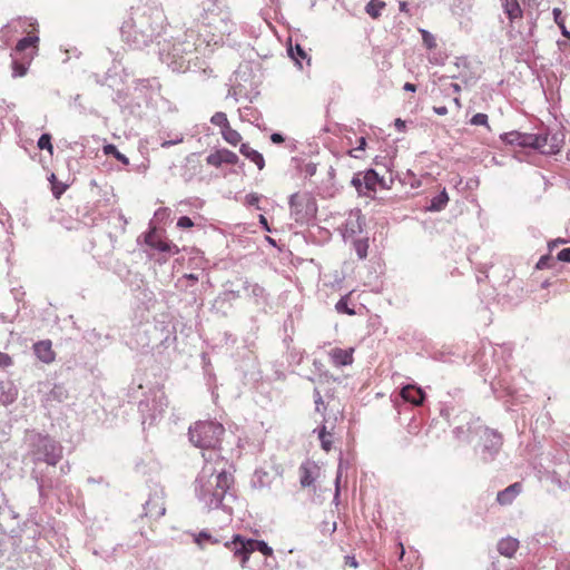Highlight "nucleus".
Listing matches in <instances>:
<instances>
[{
  "mask_svg": "<svg viewBox=\"0 0 570 570\" xmlns=\"http://www.w3.org/2000/svg\"><path fill=\"white\" fill-rule=\"evenodd\" d=\"M200 24L197 30L188 29L185 39L173 43L171 49L163 48L160 59L173 71L185 72L190 67V56L223 43L224 37L235 30L228 7L219 0L203 1Z\"/></svg>",
  "mask_w": 570,
  "mask_h": 570,
  "instance_id": "obj_1",
  "label": "nucleus"
},
{
  "mask_svg": "<svg viewBox=\"0 0 570 570\" xmlns=\"http://www.w3.org/2000/svg\"><path fill=\"white\" fill-rule=\"evenodd\" d=\"M234 478L230 464L216 452L205 456V463L194 482L198 502L207 510H222L230 520L236 497L232 491Z\"/></svg>",
  "mask_w": 570,
  "mask_h": 570,
  "instance_id": "obj_2",
  "label": "nucleus"
},
{
  "mask_svg": "<svg viewBox=\"0 0 570 570\" xmlns=\"http://www.w3.org/2000/svg\"><path fill=\"white\" fill-rule=\"evenodd\" d=\"M167 26V18L161 6L147 2L131 9L130 17L124 21L120 32L122 39L140 49L159 37Z\"/></svg>",
  "mask_w": 570,
  "mask_h": 570,
  "instance_id": "obj_3",
  "label": "nucleus"
},
{
  "mask_svg": "<svg viewBox=\"0 0 570 570\" xmlns=\"http://www.w3.org/2000/svg\"><path fill=\"white\" fill-rule=\"evenodd\" d=\"M31 455L36 464L32 473L37 480L39 493L42 497L47 490L57 489L59 484L42 475L41 471H39V465L46 463L55 468L62 459V446L49 436L38 434L32 440Z\"/></svg>",
  "mask_w": 570,
  "mask_h": 570,
  "instance_id": "obj_4",
  "label": "nucleus"
},
{
  "mask_svg": "<svg viewBox=\"0 0 570 570\" xmlns=\"http://www.w3.org/2000/svg\"><path fill=\"white\" fill-rule=\"evenodd\" d=\"M225 432L223 424L215 421H199L189 428L190 442L202 449L203 458L216 452L220 454L219 444Z\"/></svg>",
  "mask_w": 570,
  "mask_h": 570,
  "instance_id": "obj_5",
  "label": "nucleus"
},
{
  "mask_svg": "<svg viewBox=\"0 0 570 570\" xmlns=\"http://www.w3.org/2000/svg\"><path fill=\"white\" fill-rule=\"evenodd\" d=\"M225 547L239 560L243 568L246 567L249 556L255 551L267 557L273 554V549L265 541L245 539L239 534H235L232 541L225 543Z\"/></svg>",
  "mask_w": 570,
  "mask_h": 570,
  "instance_id": "obj_6",
  "label": "nucleus"
},
{
  "mask_svg": "<svg viewBox=\"0 0 570 570\" xmlns=\"http://www.w3.org/2000/svg\"><path fill=\"white\" fill-rule=\"evenodd\" d=\"M291 217L298 224H306L312 220L317 212L315 198L308 191L294 193L289 197Z\"/></svg>",
  "mask_w": 570,
  "mask_h": 570,
  "instance_id": "obj_7",
  "label": "nucleus"
},
{
  "mask_svg": "<svg viewBox=\"0 0 570 570\" xmlns=\"http://www.w3.org/2000/svg\"><path fill=\"white\" fill-rule=\"evenodd\" d=\"M168 406L167 397L163 392L156 394L153 399H146L139 403V411L142 415V424H153L159 419Z\"/></svg>",
  "mask_w": 570,
  "mask_h": 570,
  "instance_id": "obj_8",
  "label": "nucleus"
},
{
  "mask_svg": "<svg viewBox=\"0 0 570 570\" xmlns=\"http://www.w3.org/2000/svg\"><path fill=\"white\" fill-rule=\"evenodd\" d=\"M351 183L363 196H370L376 191L377 186H384V179L374 169L356 173Z\"/></svg>",
  "mask_w": 570,
  "mask_h": 570,
  "instance_id": "obj_9",
  "label": "nucleus"
},
{
  "mask_svg": "<svg viewBox=\"0 0 570 570\" xmlns=\"http://www.w3.org/2000/svg\"><path fill=\"white\" fill-rule=\"evenodd\" d=\"M563 137L559 134H533L532 148L544 155L558 154L562 147Z\"/></svg>",
  "mask_w": 570,
  "mask_h": 570,
  "instance_id": "obj_10",
  "label": "nucleus"
},
{
  "mask_svg": "<svg viewBox=\"0 0 570 570\" xmlns=\"http://www.w3.org/2000/svg\"><path fill=\"white\" fill-rule=\"evenodd\" d=\"M30 30L37 31V21L33 18H16L8 22L1 30L6 42L11 41L17 35H24Z\"/></svg>",
  "mask_w": 570,
  "mask_h": 570,
  "instance_id": "obj_11",
  "label": "nucleus"
},
{
  "mask_svg": "<svg viewBox=\"0 0 570 570\" xmlns=\"http://www.w3.org/2000/svg\"><path fill=\"white\" fill-rule=\"evenodd\" d=\"M364 218L360 209L351 210L342 226V236L345 240H354L363 233Z\"/></svg>",
  "mask_w": 570,
  "mask_h": 570,
  "instance_id": "obj_12",
  "label": "nucleus"
},
{
  "mask_svg": "<svg viewBox=\"0 0 570 570\" xmlns=\"http://www.w3.org/2000/svg\"><path fill=\"white\" fill-rule=\"evenodd\" d=\"M483 449L482 455L484 460H491L499 452L502 445L501 435L490 429H485L482 435Z\"/></svg>",
  "mask_w": 570,
  "mask_h": 570,
  "instance_id": "obj_13",
  "label": "nucleus"
},
{
  "mask_svg": "<svg viewBox=\"0 0 570 570\" xmlns=\"http://www.w3.org/2000/svg\"><path fill=\"white\" fill-rule=\"evenodd\" d=\"M145 242L150 248L160 253H168L170 255H176L179 253L177 245L173 244L171 242L161 239L155 230H150L146 235Z\"/></svg>",
  "mask_w": 570,
  "mask_h": 570,
  "instance_id": "obj_14",
  "label": "nucleus"
},
{
  "mask_svg": "<svg viewBox=\"0 0 570 570\" xmlns=\"http://www.w3.org/2000/svg\"><path fill=\"white\" fill-rule=\"evenodd\" d=\"M320 475V466L314 462L306 460L299 466V483L303 488L314 484Z\"/></svg>",
  "mask_w": 570,
  "mask_h": 570,
  "instance_id": "obj_15",
  "label": "nucleus"
},
{
  "mask_svg": "<svg viewBox=\"0 0 570 570\" xmlns=\"http://www.w3.org/2000/svg\"><path fill=\"white\" fill-rule=\"evenodd\" d=\"M238 161V156L228 149H218L206 157V163L209 166L219 168L224 164L235 165Z\"/></svg>",
  "mask_w": 570,
  "mask_h": 570,
  "instance_id": "obj_16",
  "label": "nucleus"
},
{
  "mask_svg": "<svg viewBox=\"0 0 570 570\" xmlns=\"http://www.w3.org/2000/svg\"><path fill=\"white\" fill-rule=\"evenodd\" d=\"M11 57H12V77L18 78V77H23L27 73L31 61L36 57V52L32 50V51H29L28 53H24L23 56H20V57H19V55L11 53Z\"/></svg>",
  "mask_w": 570,
  "mask_h": 570,
  "instance_id": "obj_17",
  "label": "nucleus"
},
{
  "mask_svg": "<svg viewBox=\"0 0 570 570\" xmlns=\"http://www.w3.org/2000/svg\"><path fill=\"white\" fill-rule=\"evenodd\" d=\"M38 42L39 37L37 35V31L30 30L26 33L24 37H22L16 45V48L12 53L23 56L24 53H28L29 51H35L37 53L38 50Z\"/></svg>",
  "mask_w": 570,
  "mask_h": 570,
  "instance_id": "obj_18",
  "label": "nucleus"
},
{
  "mask_svg": "<svg viewBox=\"0 0 570 570\" xmlns=\"http://www.w3.org/2000/svg\"><path fill=\"white\" fill-rule=\"evenodd\" d=\"M354 348H340L335 347L330 351L328 356L332 364L336 367L351 365L354 361Z\"/></svg>",
  "mask_w": 570,
  "mask_h": 570,
  "instance_id": "obj_19",
  "label": "nucleus"
},
{
  "mask_svg": "<svg viewBox=\"0 0 570 570\" xmlns=\"http://www.w3.org/2000/svg\"><path fill=\"white\" fill-rule=\"evenodd\" d=\"M501 140L520 147H530L533 145V134H524L520 131H510L501 135Z\"/></svg>",
  "mask_w": 570,
  "mask_h": 570,
  "instance_id": "obj_20",
  "label": "nucleus"
},
{
  "mask_svg": "<svg viewBox=\"0 0 570 570\" xmlns=\"http://www.w3.org/2000/svg\"><path fill=\"white\" fill-rule=\"evenodd\" d=\"M18 397V390L11 380H0V405H9Z\"/></svg>",
  "mask_w": 570,
  "mask_h": 570,
  "instance_id": "obj_21",
  "label": "nucleus"
},
{
  "mask_svg": "<svg viewBox=\"0 0 570 570\" xmlns=\"http://www.w3.org/2000/svg\"><path fill=\"white\" fill-rule=\"evenodd\" d=\"M401 397L413 405H421L425 399V394L421 387L409 384L402 387Z\"/></svg>",
  "mask_w": 570,
  "mask_h": 570,
  "instance_id": "obj_22",
  "label": "nucleus"
},
{
  "mask_svg": "<svg viewBox=\"0 0 570 570\" xmlns=\"http://www.w3.org/2000/svg\"><path fill=\"white\" fill-rule=\"evenodd\" d=\"M500 3L511 24L522 19L523 10L518 0H500Z\"/></svg>",
  "mask_w": 570,
  "mask_h": 570,
  "instance_id": "obj_23",
  "label": "nucleus"
},
{
  "mask_svg": "<svg viewBox=\"0 0 570 570\" xmlns=\"http://www.w3.org/2000/svg\"><path fill=\"white\" fill-rule=\"evenodd\" d=\"M36 356L43 363H51L55 361V352L50 341H40L33 345Z\"/></svg>",
  "mask_w": 570,
  "mask_h": 570,
  "instance_id": "obj_24",
  "label": "nucleus"
},
{
  "mask_svg": "<svg viewBox=\"0 0 570 570\" xmlns=\"http://www.w3.org/2000/svg\"><path fill=\"white\" fill-rule=\"evenodd\" d=\"M239 153L249 161L254 163L258 170H263L265 167L264 156L256 149L252 148L248 144H242Z\"/></svg>",
  "mask_w": 570,
  "mask_h": 570,
  "instance_id": "obj_25",
  "label": "nucleus"
},
{
  "mask_svg": "<svg viewBox=\"0 0 570 570\" xmlns=\"http://www.w3.org/2000/svg\"><path fill=\"white\" fill-rule=\"evenodd\" d=\"M145 514L149 518L158 519L165 514V505L159 497L150 498L145 503Z\"/></svg>",
  "mask_w": 570,
  "mask_h": 570,
  "instance_id": "obj_26",
  "label": "nucleus"
},
{
  "mask_svg": "<svg viewBox=\"0 0 570 570\" xmlns=\"http://www.w3.org/2000/svg\"><path fill=\"white\" fill-rule=\"evenodd\" d=\"M520 492H521V484L513 483L498 493L497 501L502 505L509 504L515 499V497Z\"/></svg>",
  "mask_w": 570,
  "mask_h": 570,
  "instance_id": "obj_27",
  "label": "nucleus"
},
{
  "mask_svg": "<svg viewBox=\"0 0 570 570\" xmlns=\"http://www.w3.org/2000/svg\"><path fill=\"white\" fill-rule=\"evenodd\" d=\"M518 548L519 541L511 537L503 538L498 543L499 553L508 558L513 557Z\"/></svg>",
  "mask_w": 570,
  "mask_h": 570,
  "instance_id": "obj_28",
  "label": "nucleus"
},
{
  "mask_svg": "<svg viewBox=\"0 0 570 570\" xmlns=\"http://www.w3.org/2000/svg\"><path fill=\"white\" fill-rule=\"evenodd\" d=\"M288 56L295 61V63L303 68V61L306 60V63L309 65V57L306 51L302 48L301 45L296 43L293 46L291 42L287 48Z\"/></svg>",
  "mask_w": 570,
  "mask_h": 570,
  "instance_id": "obj_29",
  "label": "nucleus"
},
{
  "mask_svg": "<svg viewBox=\"0 0 570 570\" xmlns=\"http://www.w3.org/2000/svg\"><path fill=\"white\" fill-rule=\"evenodd\" d=\"M244 289L247 296L253 297L256 302L266 301V292L263 286L257 283H252L249 281L244 282Z\"/></svg>",
  "mask_w": 570,
  "mask_h": 570,
  "instance_id": "obj_30",
  "label": "nucleus"
},
{
  "mask_svg": "<svg viewBox=\"0 0 570 570\" xmlns=\"http://www.w3.org/2000/svg\"><path fill=\"white\" fill-rule=\"evenodd\" d=\"M68 397V391L63 385H55L46 396V403H61Z\"/></svg>",
  "mask_w": 570,
  "mask_h": 570,
  "instance_id": "obj_31",
  "label": "nucleus"
},
{
  "mask_svg": "<svg viewBox=\"0 0 570 570\" xmlns=\"http://www.w3.org/2000/svg\"><path fill=\"white\" fill-rule=\"evenodd\" d=\"M448 202H449V196H448L445 189H443L442 191H440L438 195H435L431 199L428 208L431 212H439L446 206Z\"/></svg>",
  "mask_w": 570,
  "mask_h": 570,
  "instance_id": "obj_32",
  "label": "nucleus"
},
{
  "mask_svg": "<svg viewBox=\"0 0 570 570\" xmlns=\"http://www.w3.org/2000/svg\"><path fill=\"white\" fill-rule=\"evenodd\" d=\"M385 8L383 0H370L365 6V12L373 19L381 16V11Z\"/></svg>",
  "mask_w": 570,
  "mask_h": 570,
  "instance_id": "obj_33",
  "label": "nucleus"
},
{
  "mask_svg": "<svg viewBox=\"0 0 570 570\" xmlns=\"http://www.w3.org/2000/svg\"><path fill=\"white\" fill-rule=\"evenodd\" d=\"M105 155L114 156L118 161L125 166L129 165V159L126 155L121 154L114 144H107L102 147Z\"/></svg>",
  "mask_w": 570,
  "mask_h": 570,
  "instance_id": "obj_34",
  "label": "nucleus"
},
{
  "mask_svg": "<svg viewBox=\"0 0 570 570\" xmlns=\"http://www.w3.org/2000/svg\"><path fill=\"white\" fill-rule=\"evenodd\" d=\"M222 136L232 146L238 145L242 140L240 134L230 126L222 130Z\"/></svg>",
  "mask_w": 570,
  "mask_h": 570,
  "instance_id": "obj_35",
  "label": "nucleus"
},
{
  "mask_svg": "<svg viewBox=\"0 0 570 570\" xmlns=\"http://www.w3.org/2000/svg\"><path fill=\"white\" fill-rule=\"evenodd\" d=\"M350 294H346L340 298L335 304V309L340 314L355 315V309L350 307Z\"/></svg>",
  "mask_w": 570,
  "mask_h": 570,
  "instance_id": "obj_36",
  "label": "nucleus"
},
{
  "mask_svg": "<svg viewBox=\"0 0 570 570\" xmlns=\"http://www.w3.org/2000/svg\"><path fill=\"white\" fill-rule=\"evenodd\" d=\"M210 122L214 125V126H217L219 127L222 130H224L225 128H227L229 126V121L227 119V116L225 112L223 111H217L215 112L212 118H210Z\"/></svg>",
  "mask_w": 570,
  "mask_h": 570,
  "instance_id": "obj_37",
  "label": "nucleus"
},
{
  "mask_svg": "<svg viewBox=\"0 0 570 570\" xmlns=\"http://www.w3.org/2000/svg\"><path fill=\"white\" fill-rule=\"evenodd\" d=\"M354 244V249L360 259H364L367 256L368 244L366 239H356L352 240Z\"/></svg>",
  "mask_w": 570,
  "mask_h": 570,
  "instance_id": "obj_38",
  "label": "nucleus"
},
{
  "mask_svg": "<svg viewBox=\"0 0 570 570\" xmlns=\"http://www.w3.org/2000/svg\"><path fill=\"white\" fill-rule=\"evenodd\" d=\"M318 439L321 441V445L325 451H330L332 448V435L326 432L325 425H323L318 430Z\"/></svg>",
  "mask_w": 570,
  "mask_h": 570,
  "instance_id": "obj_39",
  "label": "nucleus"
},
{
  "mask_svg": "<svg viewBox=\"0 0 570 570\" xmlns=\"http://www.w3.org/2000/svg\"><path fill=\"white\" fill-rule=\"evenodd\" d=\"M49 180L52 185L51 190H52L53 196L56 198H59L65 193L67 186L65 184L58 183L55 174H51Z\"/></svg>",
  "mask_w": 570,
  "mask_h": 570,
  "instance_id": "obj_40",
  "label": "nucleus"
},
{
  "mask_svg": "<svg viewBox=\"0 0 570 570\" xmlns=\"http://www.w3.org/2000/svg\"><path fill=\"white\" fill-rule=\"evenodd\" d=\"M38 147L39 149H47L50 154H52L53 147L51 144V136L49 134H42L38 139Z\"/></svg>",
  "mask_w": 570,
  "mask_h": 570,
  "instance_id": "obj_41",
  "label": "nucleus"
},
{
  "mask_svg": "<svg viewBox=\"0 0 570 570\" xmlns=\"http://www.w3.org/2000/svg\"><path fill=\"white\" fill-rule=\"evenodd\" d=\"M470 124L474 126H485L489 128L488 115L483 112H478L472 116Z\"/></svg>",
  "mask_w": 570,
  "mask_h": 570,
  "instance_id": "obj_42",
  "label": "nucleus"
},
{
  "mask_svg": "<svg viewBox=\"0 0 570 570\" xmlns=\"http://www.w3.org/2000/svg\"><path fill=\"white\" fill-rule=\"evenodd\" d=\"M421 33H422L423 42L429 49H432L436 46L435 38L431 32L422 29Z\"/></svg>",
  "mask_w": 570,
  "mask_h": 570,
  "instance_id": "obj_43",
  "label": "nucleus"
},
{
  "mask_svg": "<svg viewBox=\"0 0 570 570\" xmlns=\"http://www.w3.org/2000/svg\"><path fill=\"white\" fill-rule=\"evenodd\" d=\"M204 540L210 541L212 543H217V542H218V540H217V539H214V538H213L208 532H206V531H200L198 534H196V535H195V542H196L198 546H202Z\"/></svg>",
  "mask_w": 570,
  "mask_h": 570,
  "instance_id": "obj_44",
  "label": "nucleus"
},
{
  "mask_svg": "<svg viewBox=\"0 0 570 570\" xmlns=\"http://www.w3.org/2000/svg\"><path fill=\"white\" fill-rule=\"evenodd\" d=\"M314 402H315V410L317 412H324L325 411V405H324V401H323L322 394H321V392L317 389L314 390Z\"/></svg>",
  "mask_w": 570,
  "mask_h": 570,
  "instance_id": "obj_45",
  "label": "nucleus"
},
{
  "mask_svg": "<svg viewBox=\"0 0 570 570\" xmlns=\"http://www.w3.org/2000/svg\"><path fill=\"white\" fill-rule=\"evenodd\" d=\"M554 22L558 24V27L561 29V26H566V17L562 14L561 9L553 8L552 10Z\"/></svg>",
  "mask_w": 570,
  "mask_h": 570,
  "instance_id": "obj_46",
  "label": "nucleus"
},
{
  "mask_svg": "<svg viewBox=\"0 0 570 570\" xmlns=\"http://www.w3.org/2000/svg\"><path fill=\"white\" fill-rule=\"evenodd\" d=\"M259 200H261V196H259L258 194H256V193H249V194H247V195H246V197H245V203H246L247 205H249V206H255V207H257V208H259V207H258V203H259Z\"/></svg>",
  "mask_w": 570,
  "mask_h": 570,
  "instance_id": "obj_47",
  "label": "nucleus"
},
{
  "mask_svg": "<svg viewBox=\"0 0 570 570\" xmlns=\"http://www.w3.org/2000/svg\"><path fill=\"white\" fill-rule=\"evenodd\" d=\"M12 365V358L9 354L0 351V368H6Z\"/></svg>",
  "mask_w": 570,
  "mask_h": 570,
  "instance_id": "obj_48",
  "label": "nucleus"
},
{
  "mask_svg": "<svg viewBox=\"0 0 570 570\" xmlns=\"http://www.w3.org/2000/svg\"><path fill=\"white\" fill-rule=\"evenodd\" d=\"M194 226V222L188 216H181L177 220V227L189 228Z\"/></svg>",
  "mask_w": 570,
  "mask_h": 570,
  "instance_id": "obj_49",
  "label": "nucleus"
},
{
  "mask_svg": "<svg viewBox=\"0 0 570 570\" xmlns=\"http://www.w3.org/2000/svg\"><path fill=\"white\" fill-rule=\"evenodd\" d=\"M365 146H366V139H365V137H360V138H358V145H357V147H356L354 150L350 151V155H351L352 157L357 158V157H358V155H357L356 153H357V151H363V150H364V148H365Z\"/></svg>",
  "mask_w": 570,
  "mask_h": 570,
  "instance_id": "obj_50",
  "label": "nucleus"
},
{
  "mask_svg": "<svg viewBox=\"0 0 570 570\" xmlns=\"http://www.w3.org/2000/svg\"><path fill=\"white\" fill-rule=\"evenodd\" d=\"M342 470H343V462L341 461L338 464L337 475L335 479V499H337L340 495V481L342 478Z\"/></svg>",
  "mask_w": 570,
  "mask_h": 570,
  "instance_id": "obj_51",
  "label": "nucleus"
},
{
  "mask_svg": "<svg viewBox=\"0 0 570 570\" xmlns=\"http://www.w3.org/2000/svg\"><path fill=\"white\" fill-rule=\"evenodd\" d=\"M557 258H558L560 262H567V263H570V247H569V248H563V249H561V250L558 253Z\"/></svg>",
  "mask_w": 570,
  "mask_h": 570,
  "instance_id": "obj_52",
  "label": "nucleus"
},
{
  "mask_svg": "<svg viewBox=\"0 0 570 570\" xmlns=\"http://www.w3.org/2000/svg\"><path fill=\"white\" fill-rule=\"evenodd\" d=\"M183 141V136L181 135H177L175 139H171V140H164L160 146L163 148H168L170 146H174L176 144H179Z\"/></svg>",
  "mask_w": 570,
  "mask_h": 570,
  "instance_id": "obj_53",
  "label": "nucleus"
},
{
  "mask_svg": "<svg viewBox=\"0 0 570 570\" xmlns=\"http://www.w3.org/2000/svg\"><path fill=\"white\" fill-rule=\"evenodd\" d=\"M558 47H559L560 49H563V48L569 47V53H567V55L564 56V59H566V60H564V65H566V66H568V67H570V46L568 45V42H567V41H561V40H559V41H558Z\"/></svg>",
  "mask_w": 570,
  "mask_h": 570,
  "instance_id": "obj_54",
  "label": "nucleus"
},
{
  "mask_svg": "<svg viewBox=\"0 0 570 570\" xmlns=\"http://www.w3.org/2000/svg\"><path fill=\"white\" fill-rule=\"evenodd\" d=\"M304 171L308 176L315 175V173H316V164H314V163L306 164Z\"/></svg>",
  "mask_w": 570,
  "mask_h": 570,
  "instance_id": "obj_55",
  "label": "nucleus"
},
{
  "mask_svg": "<svg viewBox=\"0 0 570 570\" xmlns=\"http://www.w3.org/2000/svg\"><path fill=\"white\" fill-rule=\"evenodd\" d=\"M259 224L265 232H271L267 218L264 215H259Z\"/></svg>",
  "mask_w": 570,
  "mask_h": 570,
  "instance_id": "obj_56",
  "label": "nucleus"
},
{
  "mask_svg": "<svg viewBox=\"0 0 570 570\" xmlns=\"http://www.w3.org/2000/svg\"><path fill=\"white\" fill-rule=\"evenodd\" d=\"M345 563L353 568H357L358 566L356 558L354 556H346Z\"/></svg>",
  "mask_w": 570,
  "mask_h": 570,
  "instance_id": "obj_57",
  "label": "nucleus"
},
{
  "mask_svg": "<svg viewBox=\"0 0 570 570\" xmlns=\"http://www.w3.org/2000/svg\"><path fill=\"white\" fill-rule=\"evenodd\" d=\"M453 433L456 439L461 440L465 434V429L463 426H458L453 430Z\"/></svg>",
  "mask_w": 570,
  "mask_h": 570,
  "instance_id": "obj_58",
  "label": "nucleus"
},
{
  "mask_svg": "<svg viewBox=\"0 0 570 570\" xmlns=\"http://www.w3.org/2000/svg\"><path fill=\"white\" fill-rule=\"evenodd\" d=\"M271 140L274 142V144H281L284 141V137L278 134V132H274L271 135Z\"/></svg>",
  "mask_w": 570,
  "mask_h": 570,
  "instance_id": "obj_59",
  "label": "nucleus"
},
{
  "mask_svg": "<svg viewBox=\"0 0 570 570\" xmlns=\"http://www.w3.org/2000/svg\"><path fill=\"white\" fill-rule=\"evenodd\" d=\"M433 111L439 115V116H444L448 114V108L445 106H439V107H434L433 108Z\"/></svg>",
  "mask_w": 570,
  "mask_h": 570,
  "instance_id": "obj_60",
  "label": "nucleus"
},
{
  "mask_svg": "<svg viewBox=\"0 0 570 570\" xmlns=\"http://www.w3.org/2000/svg\"><path fill=\"white\" fill-rule=\"evenodd\" d=\"M394 125H395V127H396V129H397L399 131H404V129H405V127H406V126H405V121H403V120H402V119H400V118L395 119Z\"/></svg>",
  "mask_w": 570,
  "mask_h": 570,
  "instance_id": "obj_61",
  "label": "nucleus"
},
{
  "mask_svg": "<svg viewBox=\"0 0 570 570\" xmlns=\"http://www.w3.org/2000/svg\"><path fill=\"white\" fill-rule=\"evenodd\" d=\"M403 89L405 91L414 92L416 90V86L414 83H411V82H405V85L403 86Z\"/></svg>",
  "mask_w": 570,
  "mask_h": 570,
  "instance_id": "obj_62",
  "label": "nucleus"
},
{
  "mask_svg": "<svg viewBox=\"0 0 570 570\" xmlns=\"http://www.w3.org/2000/svg\"><path fill=\"white\" fill-rule=\"evenodd\" d=\"M183 277L191 281L193 283H196L198 281V276L195 274H185Z\"/></svg>",
  "mask_w": 570,
  "mask_h": 570,
  "instance_id": "obj_63",
  "label": "nucleus"
},
{
  "mask_svg": "<svg viewBox=\"0 0 570 570\" xmlns=\"http://www.w3.org/2000/svg\"><path fill=\"white\" fill-rule=\"evenodd\" d=\"M561 33H562L566 38L570 39V30L567 28V26H561Z\"/></svg>",
  "mask_w": 570,
  "mask_h": 570,
  "instance_id": "obj_64",
  "label": "nucleus"
}]
</instances>
